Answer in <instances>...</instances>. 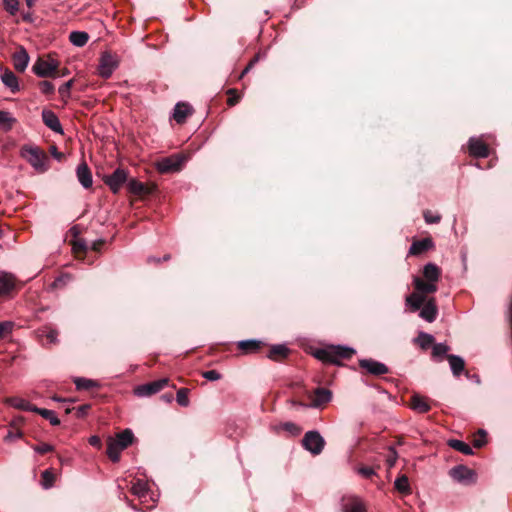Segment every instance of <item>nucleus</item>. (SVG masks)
<instances>
[{
	"instance_id": "2eb2a0df",
	"label": "nucleus",
	"mask_w": 512,
	"mask_h": 512,
	"mask_svg": "<svg viewBox=\"0 0 512 512\" xmlns=\"http://www.w3.org/2000/svg\"><path fill=\"white\" fill-rule=\"evenodd\" d=\"M310 398V406L317 408L322 406L323 404L328 403L332 398V394L330 390L326 388H317L314 390L313 395H311Z\"/></svg>"
},
{
	"instance_id": "a211bd4d",
	"label": "nucleus",
	"mask_w": 512,
	"mask_h": 512,
	"mask_svg": "<svg viewBox=\"0 0 512 512\" xmlns=\"http://www.w3.org/2000/svg\"><path fill=\"white\" fill-rule=\"evenodd\" d=\"M76 173L78 181L84 188L87 189L92 186V174L86 162L83 161L78 165Z\"/></svg>"
},
{
	"instance_id": "b1692460",
	"label": "nucleus",
	"mask_w": 512,
	"mask_h": 512,
	"mask_svg": "<svg viewBox=\"0 0 512 512\" xmlns=\"http://www.w3.org/2000/svg\"><path fill=\"white\" fill-rule=\"evenodd\" d=\"M40 340L46 339L48 344L58 343V331L52 327L44 326L37 331Z\"/></svg>"
},
{
	"instance_id": "0e129e2a",
	"label": "nucleus",
	"mask_w": 512,
	"mask_h": 512,
	"mask_svg": "<svg viewBox=\"0 0 512 512\" xmlns=\"http://www.w3.org/2000/svg\"><path fill=\"white\" fill-rule=\"evenodd\" d=\"M89 408H90V406H89V405H87V404H86V405L79 406V407L77 408V413H78V415H84V414H86V412L88 411V409H89Z\"/></svg>"
},
{
	"instance_id": "680f3d73",
	"label": "nucleus",
	"mask_w": 512,
	"mask_h": 512,
	"mask_svg": "<svg viewBox=\"0 0 512 512\" xmlns=\"http://www.w3.org/2000/svg\"><path fill=\"white\" fill-rule=\"evenodd\" d=\"M73 250L75 252L85 251L86 250V244L82 240L75 241L73 243Z\"/></svg>"
},
{
	"instance_id": "37998d69",
	"label": "nucleus",
	"mask_w": 512,
	"mask_h": 512,
	"mask_svg": "<svg viewBox=\"0 0 512 512\" xmlns=\"http://www.w3.org/2000/svg\"><path fill=\"white\" fill-rule=\"evenodd\" d=\"M450 350L449 346L444 343H437L433 345L432 356L434 358H440L447 354Z\"/></svg>"
},
{
	"instance_id": "79ce46f5",
	"label": "nucleus",
	"mask_w": 512,
	"mask_h": 512,
	"mask_svg": "<svg viewBox=\"0 0 512 512\" xmlns=\"http://www.w3.org/2000/svg\"><path fill=\"white\" fill-rule=\"evenodd\" d=\"M74 384L78 390H89L97 386L95 381L86 378H76Z\"/></svg>"
},
{
	"instance_id": "9d476101",
	"label": "nucleus",
	"mask_w": 512,
	"mask_h": 512,
	"mask_svg": "<svg viewBox=\"0 0 512 512\" xmlns=\"http://www.w3.org/2000/svg\"><path fill=\"white\" fill-rule=\"evenodd\" d=\"M469 154L476 158H486L490 151L488 145L481 139L472 137L468 141Z\"/></svg>"
},
{
	"instance_id": "1a4fd4ad",
	"label": "nucleus",
	"mask_w": 512,
	"mask_h": 512,
	"mask_svg": "<svg viewBox=\"0 0 512 512\" xmlns=\"http://www.w3.org/2000/svg\"><path fill=\"white\" fill-rule=\"evenodd\" d=\"M20 286V282L13 274L7 272L0 273V296H9Z\"/></svg>"
},
{
	"instance_id": "7ed1b4c3",
	"label": "nucleus",
	"mask_w": 512,
	"mask_h": 512,
	"mask_svg": "<svg viewBox=\"0 0 512 512\" xmlns=\"http://www.w3.org/2000/svg\"><path fill=\"white\" fill-rule=\"evenodd\" d=\"M185 160L186 158L184 155L173 154L157 160L155 162V168L161 174L178 172L182 169Z\"/></svg>"
},
{
	"instance_id": "a18cd8bd",
	"label": "nucleus",
	"mask_w": 512,
	"mask_h": 512,
	"mask_svg": "<svg viewBox=\"0 0 512 512\" xmlns=\"http://www.w3.org/2000/svg\"><path fill=\"white\" fill-rule=\"evenodd\" d=\"M5 10L10 15H16L19 10V0H2Z\"/></svg>"
},
{
	"instance_id": "49530a36",
	"label": "nucleus",
	"mask_w": 512,
	"mask_h": 512,
	"mask_svg": "<svg viewBox=\"0 0 512 512\" xmlns=\"http://www.w3.org/2000/svg\"><path fill=\"white\" fill-rule=\"evenodd\" d=\"M42 485L44 488L48 489L53 486L55 475L50 470H45L42 475Z\"/></svg>"
},
{
	"instance_id": "f8f14e48",
	"label": "nucleus",
	"mask_w": 512,
	"mask_h": 512,
	"mask_svg": "<svg viewBox=\"0 0 512 512\" xmlns=\"http://www.w3.org/2000/svg\"><path fill=\"white\" fill-rule=\"evenodd\" d=\"M194 110L189 103L179 102L175 105L173 111V119L178 124L186 122L187 118L193 114Z\"/></svg>"
},
{
	"instance_id": "aec40b11",
	"label": "nucleus",
	"mask_w": 512,
	"mask_h": 512,
	"mask_svg": "<svg viewBox=\"0 0 512 512\" xmlns=\"http://www.w3.org/2000/svg\"><path fill=\"white\" fill-rule=\"evenodd\" d=\"M415 290L422 295L432 294L437 291V284L431 281H426L420 277H415L413 280Z\"/></svg>"
},
{
	"instance_id": "052dcab7",
	"label": "nucleus",
	"mask_w": 512,
	"mask_h": 512,
	"mask_svg": "<svg viewBox=\"0 0 512 512\" xmlns=\"http://www.w3.org/2000/svg\"><path fill=\"white\" fill-rule=\"evenodd\" d=\"M13 119L10 117V113L6 111H0V124L10 123Z\"/></svg>"
},
{
	"instance_id": "e433bc0d",
	"label": "nucleus",
	"mask_w": 512,
	"mask_h": 512,
	"mask_svg": "<svg viewBox=\"0 0 512 512\" xmlns=\"http://www.w3.org/2000/svg\"><path fill=\"white\" fill-rule=\"evenodd\" d=\"M35 413H38L43 418L48 420L50 422V424L53 426H58L60 424V420L53 410L36 407Z\"/></svg>"
},
{
	"instance_id": "f3484780",
	"label": "nucleus",
	"mask_w": 512,
	"mask_h": 512,
	"mask_svg": "<svg viewBox=\"0 0 512 512\" xmlns=\"http://www.w3.org/2000/svg\"><path fill=\"white\" fill-rule=\"evenodd\" d=\"M434 247V243L431 238L427 237L421 240L413 241L409 248V255L417 256Z\"/></svg>"
},
{
	"instance_id": "5fc2aeb1",
	"label": "nucleus",
	"mask_w": 512,
	"mask_h": 512,
	"mask_svg": "<svg viewBox=\"0 0 512 512\" xmlns=\"http://www.w3.org/2000/svg\"><path fill=\"white\" fill-rule=\"evenodd\" d=\"M33 450L41 455L54 451V446L48 443H40L38 445L33 446Z\"/></svg>"
},
{
	"instance_id": "864d4df0",
	"label": "nucleus",
	"mask_w": 512,
	"mask_h": 512,
	"mask_svg": "<svg viewBox=\"0 0 512 512\" xmlns=\"http://www.w3.org/2000/svg\"><path fill=\"white\" fill-rule=\"evenodd\" d=\"M486 443V432L479 430L477 435L474 436L473 445L476 448H481Z\"/></svg>"
},
{
	"instance_id": "bf43d9fd",
	"label": "nucleus",
	"mask_w": 512,
	"mask_h": 512,
	"mask_svg": "<svg viewBox=\"0 0 512 512\" xmlns=\"http://www.w3.org/2000/svg\"><path fill=\"white\" fill-rule=\"evenodd\" d=\"M397 457H398V455H397V452H396L395 448L390 447L389 448V454H388V456L386 458V462H387V465H388L389 468H391V467H393L395 465Z\"/></svg>"
},
{
	"instance_id": "473e14b6",
	"label": "nucleus",
	"mask_w": 512,
	"mask_h": 512,
	"mask_svg": "<svg viewBox=\"0 0 512 512\" xmlns=\"http://www.w3.org/2000/svg\"><path fill=\"white\" fill-rule=\"evenodd\" d=\"M447 359L449 361L453 375L459 376L465 368L464 360L457 355H447Z\"/></svg>"
},
{
	"instance_id": "393cba45",
	"label": "nucleus",
	"mask_w": 512,
	"mask_h": 512,
	"mask_svg": "<svg viewBox=\"0 0 512 512\" xmlns=\"http://www.w3.org/2000/svg\"><path fill=\"white\" fill-rule=\"evenodd\" d=\"M6 402L13 408L23 410V411H32L35 412L36 406L31 404L24 398L21 397H10L6 400Z\"/></svg>"
},
{
	"instance_id": "3c124183",
	"label": "nucleus",
	"mask_w": 512,
	"mask_h": 512,
	"mask_svg": "<svg viewBox=\"0 0 512 512\" xmlns=\"http://www.w3.org/2000/svg\"><path fill=\"white\" fill-rule=\"evenodd\" d=\"M40 91L45 95H51L55 91V87L52 82L44 80L39 83Z\"/></svg>"
},
{
	"instance_id": "09e8293b",
	"label": "nucleus",
	"mask_w": 512,
	"mask_h": 512,
	"mask_svg": "<svg viewBox=\"0 0 512 512\" xmlns=\"http://www.w3.org/2000/svg\"><path fill=\"white\" fill-rule=\"evenodd\" d=\"M423 216L427 224H436L441 220V216L439 214L433 213L430 210L424 211Z\"/></svg>"
},
{
	"instance_id": "8fccbe9b",
	"label": "nucleus",
	"mask_w": 512,
	"mask_h": 512,
	"mask_svg": "<svg viewBox=\"0 0 512 512\" xmlns=\"http://www.w3.org/2000/svg\"><path fill=\"white\" fill-rule=\"evenodd\" d=\"M356 472L363 478H371L376 475V471L373 467L361 466L356 468Z\"/></svg>"
},
{
	"instance_id": "9b49d317",
	"label": "nucleus",
	"mask_w": 512,
	"mask_h": 512,
	"mask_svg": "<svg viewBox=\"0 0 512 512\" xmlns=\"http://www.w3.org/2000/svg\"><path fill=\"white\" fill-rule=\"evenodd\" d=\"M359 366L375 376L384 375L389 372V369L385 364L373 359H362L359 361Z\"/></svg>"
},
{
	"instance_id": "ddd939ff",
	"label": "nucleus",
	"mask_w": 512,
	"mask_h": 512,
	"mask_svg": "<svg viewBox=\"0 0 512 512\" xmlns=\"http://www.w3.org/2000/svg\"><path fill=\"white\" fill-rule=\"evenodd\" d=\"M410 407L417 413H427L431 409V400L428 397L414 394L410 399Z\"/></svg>"
},
{
	"instance_id": "4d7b16f0",
	"label": "nucleus",
	"mask_w": 512,
	"mask_h": 512,
	"mask_svg": "<svg viewBox=\"0 0 512 512\" xmlns=\"http://www.w3.org/2000/svg\"><path fill=\"white\" fill-rule=\"evenodd\" d=\"M72 83H73V81L69 80L59 87L58 92L62 98H66V97L70 96V90L72 87Z\"/></svg>"
},
{
	"instance_id": "de8ad7c7",
	"label": "nucleus",
	"mask_w": 512,
	"mask_h": 512,
	"mask_svg": "<svg viewBox=\"0 0 512 512\" xmlns=\"http://www.w3.org/2000/svg\"><path fill=\"white\" fill-rule=\"evenodd\" d=\"M14 328V323L11 321L0 322V340L6 335L10 334Z\"/></svg>"
},
{
	"instance_id": "c03bdc74",
	"label": "nucleus",
	"mask_w": 512,
	"mask_h": 512,
	"mask_svg": "<svg viewBox=\"0 0 512 512\" xmlns=\"http://www.w3.org/2000/svg\"><path fill=\"white\" fill-rule=\"evenodd\" d=\"M188 393L189 390L187 388H181L177 391L176 400L180 406L187 407L189 405Z\"/></svg>"
},
{
	"instance_id": "72a5a7b5",
	"label": "nucleus",
	"mask_w": 512,
	"mask_h": 512,
	"mask_svg": "<svg viewBox=\"0 0 512 512\" xmlns=\"http://www.w3.org/2000/svg\"><path fill=\"white\" fill-rule=\"evenodd\" d=\"M1 79L4 85L10 88L12 92H17L19 90L18 79L12 71L6 70L2 74Z\"/></svg>"
},
{
	"instance_id": "2f4dec72",
	"label": "nucleus",
	"mask_w": 512,
	"mask_h": 512,
	"mask_svg": "<svg viewBox=\"0 0 512 512\" xmlns=\"http://www.w3.org/2000/svg\"><path fill=\"white\" fill-rule=\"evenodd\" d=\"M124 448L120 447L118 442H114L113 438H109L107 441V455L112 462H118L120 454Z\"/></svg>"
},
{
	"instance_id": "4c0bfd02",
	"label": "nucleus",
	"mask_w": 512,
	"mask_h": 512,
	"mask_svg": "<svg viewBox=\"0 0 512 512\" xmlns=\"http://www.w3.org/2000/svg\"><path fill=\"white\" fill-rule=\"evenodd\" d=\"M394 486H395L396 490L399 491L402 494L407 495V494L411 493V488H410L409 480H408V477L406 475L399 476L395 480Z\"/></svg>"
},
{
	"instance_id": "a878e982",
	"label": "nucleus",
	"mask_w": 512,
	"mask_h": 512,
	"mask_svg": "<svg viewBox=\"0 0 512 512\" xmlns=\"http://www.w3.org/2000/svg\"><path fill=\"white\" fill-rule=\"evenodd\" d=\"M426 302V296L417 290L406 297V304L411 307L412 311L419 310Z\"/></svg>"
},
{
	"instance_id": "69168bd1",
	"label": "nucleus",
	"mask_w": 512,
	"mask_h": 512,
	"mask_svg": "<svg viewBox=\"0 0 512 512\" xmlns=\"http://www.w3.org/2000/svg\"><path fill=\"white\" fill-rule=\"evenodd\" d=\"M252 65H250L249 63L247 64V66L244 68V70L241 72L239 78H243L251 69H252Z\"/></svg>"
},
{
	"instance_id": "20e7f679",
	"label": "nucleus",
	"mask_w": 512,
	"mask_h": 512,
	"mask_svg": "<svg viewBox=\"0 0 512 512\" xmlns=\"http://www.w3.org/2000/svg\"><path fill=\"white\" fill-rule=\"evenodd\" d=\"M59 68V62L48 56L47 58H39L33 65V72L42 78L54 77Z\"/></svg>"
},
{
	"instance_id": "c756f323",
	"label": "nucleus",
	"mask_w": 512,
	"mask_h": 512,
	"mask_svg": "<svg viewBox=\"0 0 512 512\" xmlns=\"http://www.w3.org/2000/svg\"><path fill=\"white\" fill-rule=\"evenodd\" d=\"M441 275V270L433 263H428L423 268V277L426 281H431L437 284Z\"/></svg>"
},
{
	"instance_id": "412c9836",
	"label": "nucleus",
	"mask_w": 512,
	"mask_h": 512,
	"mask_svg": "<svg viewBox=\"0 0 512 512\" xmlns=\"http://www.w3.org/2000/svg\"><path fill=\"white\" fill-rule=\"evenodd\" d=\"M28 63L29 55L23 47L13 54V65L17 71L24 72Z\"/></svg>"
},
{
	"instance_id": "4be33fe9",
	"label": "nucleus",
	"mask_w": 512,
	"mask_h": 512,
	"mask_svg": "<svg viewBox=\"0 0 512 512\" xmlns=\"http://www.w3.org/2000/svg\"><path fill=\"white\" fill-rule=\"evenodd\" d=\"M262 346L263 342L254 339L239 341L237 344L238 349L244 354L257 353Z\"/></svg>"
},
{
	"instance_id": "f03ea898",
	"label": "nucleus",
	"mask_w": 512,
	"mask_h": 512,
	"mask_svg": "<svg viewBox=\"0 0 512 512\" xmlns=\"http://www.w3.org/2000/svg\"><path fill=\"white\" fill-rule=\"evenodd\" d=\"M20 154L37 171L43 172L46 170L47 156L38 147L24 146L21 148Z\"/></svg>"
},
{
	"instance_id": "7c9ffc66",
	"label": "nucleus",
	"mask_w": 512,
	"mask_h": 512,
	"mask_svg": "<svg viewBox=\"0 0 512 512\" xmlns=\"http://www.w3.org/2000/svg\"><path fill=\"white\" fill-rule=\"evenodd\" d=\"M149 492V487L147 482L143 480H136L131 487V493L137 496L140 500H145Z\"/></svg>"
},
{
	"instance_id": "c85d7f7f",
	"label": "nucleus",
	"mask_w": 512,
	"mask_h": 512,
	"mask_svg": "<svg viewBox=\"0 0 512 512\" xmlns=\"http://www.w3.org/2000/svg\"><path fill=\"white\" fill-rule=\"evenodd\" d=\"M289 349L283 345H274L269 349L267 357L274 361H281L288 356Z\"/></svg>"
},
{
	"instance_id": "cd10ccee",
	"label": "nucleus",
	"mask_w": 512,
	"mask_h": 512,
	"mask_svg": "<svg viewBox=\"0 0 512 512\" xmlns=\"http://www.w3.org/2000/svg\"><path fill=\"white\" fill-rule=\"evenodd\" d=\"M343 512H367L360 498L352 497L343 504Z\"/></svg>"
},
{
	"instance_id": "423d86ee",
	"label": "nucleus",
	"mask_w": 512,
	"mask_h": 512,
	"mask_svg": "<svg viewBox=\"0 0 512 512\" xmlns=\"http://www.w3.org/2000/svg\"><path fill=\"white\" fill-rule=\"evenodd\" d=\"M127 177L128 173L124 169L117 168L112 174L106 175L103 181L114 194H117L127 181Z\"/></svg>"
},
{
	"instance_id": "338daca9",
	"label": "nucleus",
	"mask_w": 512,
	"mask_h": 512,
	"mask_svg": "<svg viewBox=\"0 0 512 512\" xmlns=\"http://www.w3.org/2000/svg\"><path fill=\"white\" fill-rule=\"evenodd\" d=\"M258 60H259V55H256V56H254V58H252L249 61V64L252 65V67H254V65L258 62Z\"/></svg>"
},
{
	"instance_id": "f257e3e1",
	"label": "nucleus",
	"mask_w": 512,
	"mask_h": 512,
	"mask_svg": "<svg viewBox=\"0 0 512 512\" xmlns=\"http://www.w3.org/2000/svg\"><path fill=\"white\" fill-rule=\"evenodd\" d=\"M355 351L345 346H330L317 351L316 357L323 362L339 365L342 360L350 359Z\"/></svg>"
},
{
	"instance_id": "4468645a",
	"label": "nucleus",
	"mask_w": 512,
	"mask_h": 512,
	"mask_svg": "<svg viewBox=\"0 0 512 512\" xmlns=\"http://www.w3.org/2000/svg\"><path fill=\"white\" fill-rule=\"evenodd\" d=\"M450 476L459 482H473L475 473L466 466L459 465L450 470Z\"/></svg>"
},
{
	"instance_id": "5701e85b",
	"label": "nucleus",
	"mask_w": 512,
	"mask_h": 512,
	"mask_svg": "<svg viewBox=\"0 0 512 512\" xmlns=\"http://www.w3.org/2000/svg\"><path fill=\"white\" fill-rule=\"evenodd\" d=\"M127 186H128L129 192L136 196H143V195H148L151 193V189L146 184H144L136 179H130L128 181Z\"/></svg>"
},
{
	"instance_id": "c9c22d12",
	"label": "nucleus",
	"mask_w": 512,
	"mask_h": 512,
	"mask_svg": "<svg viewBox=\"0 0 512 512\" xmlns=\"http://www.w3.org/2000/svg\"><path fill=\"white\" fill-rule=\"evenodd\" d=\"M69 40L73 45L83 47L88 42L89 35L83 31H73L69 35Z\"/></svg>"
},
{
	"instance_id": "6e6d98bb",
	"label": "nucleus",
	"mask_w": 512,
	"mask_h": 512,
	"mask_svg": "<svg viewBox=\"0 0 512 512\" xmlns=\"http://www.w3.org/2000/svg\"><path fill=\"white\" fill-rule=\"evenodd\" d=\"M227 94H228V99H227V104L228 106H234L236 105L239 100H240V96L237 94V91L235 89H229L227 91Z\"/></svg>"
},
{
	"instance_id": "0eeeda50",
	"label": "nucleus",
	"mask_w": 512,
	"mask_h": 512,
	"mask_svg": "<svg viewBox=\"0 0 512 512\" xmlns=\"http://www.w3.org/2000/svg\"><path fill=\"white\" fill-rule=\"evenodd\" d=\"M169 383L168 378H162L152 381L135 388L134 392L139 397H147L154 395L164 389Z\"/></svg>"
},
{
	"instance_id": "774afa93",
	"label": "nucleus",
	"mask_w": 512,
	"mask_h": 512,
	"mask_svg": "<svg viewBox=\"0 0 512 512\" xmlns=\"http://www.w3.org/2000/svg\"><path fill=\"white\" fill-rule=\"evenodd\" d=\"M148 262H149V263H152V262H153V263H157V264H158V263H160V259L155 258V257H149V258H148Z\"/></svg>"
},
{
	"instance_id": "603ef678",
	"label": "nucleus",
	"mask_w": 512,
	"mask_h": 512,
	"mask_svg": "<svg viewBox=\"0 0 512 512\" xmlns=\"http://www.w3.org/2000/svg\"><path fill=\"white\" fill-rule=\"evenodd\" d=\"M281 428L294 436L299 435L301 432V429L293 422H285L281 424Z\"/></svg>"
},
{
	"instance_id": "13d9d810",
	"label": "nucleus",
	"mask_w": 512,
	"mask_h": 512,
	"mask_svg": "<svg viewBox=\"0 0 512 512\" xmlns=\"http://www.w3.org/2000/svg\"><path fill=\"white\" fill-rule=\"evenodd\" d=\"M202 376L209 381H217L221 379V374L216 370H208L202 373Z\"/></svg>"
},
{
	"instance_id": "dca6fc26",
	"label": "nucleus",
	"mask_w": 512,
	"mask_h": 512,
	"mask_svg": "<svg viewBox=\"0 0 512 512\" xmlns=\"http://www.w3.org/2000/svg\"><path fill=\"white\" fill-rule=\"evenodd\" d=\"M42 120L44 124L52 131L57 133H63L61 123L57 115L53 111L44 109L42 111Z\"/></svg>"
},
{
	"instance_id": "58836bf2",
	"label": "nucleus",
	"mask_w": 512,
	"mask_h": 512,
	"mask_svg": "<svg viewBox=\"0 0 512 512\" xmlns=\"http://www.w3.org/2000/svg\"><path fill=\"white\" fill-rule=\"evenodd\" d=\"M449 446L465 455H471L473 453L472 448L461 440L452 439L449 441Z\"/></svg>"
},
{
	"instance_id": "ea45409f",
	"label": "nucleus",
	"mask_w": 512,
	"mask_h": 512,
	"mask_svg": "<svg viewBox=\"0 0 512 512\" xmlns=\"http://www.w3.org/2000/svg\"><path fill=\"white\" fill-rule=\"evenodd\" d=\"M416 343L425 350L431 345H434V337L431 334L420 332L416 338Z\"/></svg>"
},
{
	"instance_id": "6e6552de",
	"label": "nucleus",
	"mask_w": 512,
	"mask_h": 512,
	"mask_svg": "<svg viewBox=\"0 0 512 512\" xmlns=\"http://www.w3.org/2000/svg\"><path fill=\"white\" fill-rule=\"evenodd\" d=\"M117 67V57L106 52L100 58L98 73L102 78L108 79Z\"/></svg>"
},
{
	"instance_id": "f704fd0d",
	"label": "nucleus",
	"mask_w": 512,
	"mask_h": 512,
	"mask_svg": "<svg viewBox=\"0 0 512 512\" xmlns=\"http://www.w3.org/2000/svg\"><path fill=\"white\" fill-rule=\"evenodd\" d=\"M134 435L131 432V430L126 429L116 435L115 438H113L114 442H118L120 444V447L126 449L133 441Z\"/></svg>"
},
{
	"instance_id": "a19ab883",
	"label": "nucleus",
	"mask_w": 512,
	"mask_h": 512,
	"mask_svg": "<svg viewBox=\"0 0 512 512\" xmlns=\"http://www.w3.org/2000/svg\"><path fill=\"white\" fill-rule=\"evenodd\" d=\"M73 280V277L71 274L63 273L59 275L52 283L51 287L53 289H62L64 288L68 283H70Z\"/></svg>"
},
{
	"instance_id": "bb28decb",
	"label": "nucleus",
	"mask_w": 512,
	"mask_h": 512,
	"mask_svg": "<svg viewBox=\"0 0 512 512\" xmlns=\"http://www.w3.org/2000/svg\"><path fill=\"white\" fill-rule=\"evenodd\" d=\"M21 422L22 419H15L10 423L7 435L4 437L5 442H13L16 439L22 438L23 433L19 428Z\"/></svg>"
},
{
	"instance_id": "39448f33",
	"label": "nucleus",
	"mask_w": 512,
	"mask_h": 512,
	"mask_svg": "<svg viewBox=\"0 0 512 512\" xmlns=\"http://www.w3.org/2000/svg\"><path fill=\"white\" fill-rule=\"evenodd\" d=\"M303 447L314 455L322 452L325 441L317 431L307 432L302 439Z\"/></svg>"
},
{
	"instance_id": "6ab92c4d",
	"label": "nucleus",
	"mask_w": 512,
	"mask_h": 512,
	"mask_svg": "<svg viewBox=\"0 0 512 512\" xmlns=\"http://www.w3.org/2000/svg\"><path fill=\"white\" fill-rule=\"evenodd\" d=\"M437 306L434 298H430L420 311V317L428 322H433L437 317Z\"/></svg>"
},
{
	"instance_id": "e2e57ef3",
	"label": "nucleus",
	"mask_w": 512,
	"mask_h": 512,
	"mask_svg": "<svg viewBox=\"0 0 512 512\" xmlns=\"http://www.w3.org/2000/svg\"><path fill=\"white\" fill-rule=\"evenodd\" d=\"M88 442L93 447L101 448V439L98 436H96V435L91 436L88 439Z\"/></svg>"
}]
</instances>
